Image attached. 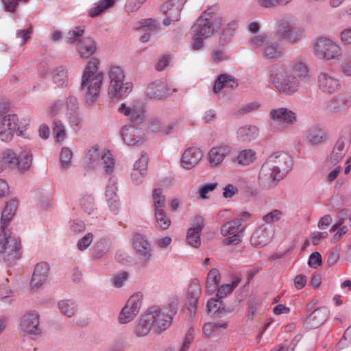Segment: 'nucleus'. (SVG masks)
<instances>
[{
	"mask_svg": "<svg viewBox=\"0 0 351 351\" xmlns=\"http://www.w3.org/2000/svg\"><path fill=\"white\" fill-rule=\"evenodd\" d=\"M211 57L215 63L226 60L228 59V56L225 53L223 49L215 48L211 52Z\"/></svg>",
	"mask_w": 351,
	"mask_h": 351,
	"instance_id": "nucleus-63",
	"label": "nucleus"
},
{
	"mask_svg": "<svg viewBox=\"0 0 351 351\" xmlns=\"http://www.w3.org/2000/svg\"><path fill=\"white\" fill-rule=\"evenodd\" d=\"M313 52L319 58L326 60H339L342 56L341 47L332 40L324 37L319 38L317 40Z\"/></svg>",
	"mask_w": 351,
	"mask_h": 351,
	"instance_id": "nucleus-6",
	"label": "nucleus"
},
{
	"mask_svg": "<svg viewBox=\"0 0 351 351\" xmlns=\"http://www.w3.org/2000/svg\"><path fill=\"white\" fill-rule=\"evenodd\" d=\"M202 231L193 228H189L187 232L186 240L188 243L194 247H198L201 245L200 234Z\"/></svg>",
	"mask_w": 351,
	"mask_h": 351,
	"instance_id": "nucleus-52",
	"label": "nucleus"
},
{
	"mask_svg": "<svg viewBox=\"0 0 351 351\" xmlns=\"http://www.w3.org/2000/svg\"><path fill=\"white\" fill-rule=\"evenodd\" d=\"M178 304L179 302L178 298H172L169 299L162 311H165L166 314L168 315V316L173 318V316L177 313Z\"/></svg>",
	"mask_w": 351,
	"mask_h": 351,
	"instance_id": "nucleus-55",
	"label": "nucleus"
},
{
	"mask_svg": "<svg viewBox=\"0 0 351 351\" xmlns=\"http://www.w3.org/2000/svg\"><path fill=\"white\" fill-rule=\"evenodd\" d=\"M68 114L71 127L75 131H78L82 128V119L78 116L77 112H69Z\"/></svg>",
	"mask_w": 351,
	"mask_h": 351,
	"instance_id": "nucleus-60",
	"label": "nucleus"
},
{
	"mask_svg": "<svg viewBox=\"0 0 351 351\" xmlns=\"http://www.w3.org/2000/svg\"><path fill=\"white\" fill-rule=\"evenodd\" d=\"M31 162V156L27 153L22 152L17 156L13 151L7 149L3 152L2 156L0 157V173L4 170L7 165L14 169L27 170L30 167Z\"/></svg>",
	"mask_w": 351,
	"mask_h": 351,
	"instance_id": "nucleus-5",
	"label": "nucleus"
},
{
	"mask_svg": "<svg viewBox=\"0 0 351 351\" xmlns=\"http://www.w3.org/2000/svg\"><path fill=\"white\" fill-rule=\"evenodd\" d=\"M245 227L242 226L241 219L236 218L223 224L221 227V234L226 238L224 245H237L241 242Z\"/></svg>",
	"mask_w": 351,
	"mask_h": 351,
	"instance_id": "nucleus-8",
	"label": "nucleus"
},
{
	"mask_svg": "<svg viewBox=\"0 0 351 351\" xmlns=\"http://www.w3.org/2000/svg\"><path fill=\"white\" fill-rule=\"evenodd\" d=\"M251 43L254 47L261 48L262 56L267 60H276L283 56L284 51L277 43H270L267 36L258 35L253 37Z\"/></svg>",
	"mask_w": 351,
	"mask_h": 351,
	"instance_id": "nucleus-7",
	"label": "nucleus"
},
{
	"mask_svg": "<svg viewBox=\"0 0 351 351\" xmlns=\"http://www.w3.org/2000/svg\"><path fill=\"white\" fill-rule=\"evenodd\" d=\"M282 179H283L282 176L269 166V162L262 166L258 176V182L264 187H274Z\"/></svg>",
	"mask_w": 351,
	"mask_h": 351,
	"instance_id": "nucleus-18",
	"label": "nucleus"
},
{
	"mask_svg": "<svg viewBox=\"0 0 351 351\" xmlns=\"http://www.w3.org/2000/svg\"><path fill=\"white\" fill-rule=\"evenodd\" d=\"M239 282V280H234L232 284H226L221 286L218 289L217 298H218L219 299H221L228 293H231L234 290V289L237 287Z\"/></svg>",
	"mask_w": 351,
	"mask_h": 351,
	"instance_id": "nucleus-56",
	"label": "nucleus"
},
{
	"mask_svg": "<svg viewBox=\"0 0 351 351\" xmlns=\"http://www.w3.org/2000/svg\"><path fill=\"white\" fill-rule=\"evenodd\" d=\"M340 71L346 76H351V54H346L340 65Z\"/></svg>",
	"mask_w": 351,
	"mask_h": 351,
	"instance_id": "nucleus-59",
	"label": "nucleus"
},
{
	"mask_svg": "<svg viewBox=\"0 0 351 351\" xmlns=\"http://www.w3.org/2000/svg\"><path fill=\"white\" fill-rule=\"evenodd\" d=\"M319 89L326 93L332 94L339 90L340 80L330 72H321L317 76Z\"/></svg>",
	"mask_w": 351,
	"mask_h": 351,
	"instance_id": "nucleus-16",
	"label": "nucleus"
},
{
	"mask_svg": "<svg viewBox=\"0 0 351 351\" xmlns=\"http://www.w3.org/2000/svg\"><path fill=\"white\" fill-rule=\"evenodd\" d=\"M259 133L255 125H246L239 128L237 132V138L241 143H249L256 139Z\"/></svg>",
	"mask_w": 351,
	"mask_h": 351,
	"instance_id": "nucleus-29",
	"label": "nucleus"
},
{
	"mask_svg": "<svg viewBox=\"0 0 351 351\" xmlns=\"http://www.w3.org/2000/svg\"><path fill=\"white\" fill-rule=\"evenodd\" d=\"M328 315L329 311L326 307H319L308 315L304 325L310 329L319 328L328 319Z\"/></svg>",
	"mask_w": 351,
	"mask_h": 351,
	"instance_id": "nucleus-22",
	"label": "nucleus"
},
{
	"mask_svg": "<svg viewBox=\"0 0 351 351\" xmlns=\"http://www.w3.org/2000/svg\"><path fill=\"white\" fill-rule=\"evenodd\" d=\"M19 129L18 118L16 114L5 115L0 121V138L8 142L13 138L14 134Z\"/></svg>",
	"mask_w": 351,
	"mask_h": 351,
	"instance_id": "nucleus-15",
	"label": "nucleus"
},
{
	"mask_svg": "<svg viewBox=\"0 0 351 351\" xmlns=\"http://www.w3.org/2000/svg\"><path fill=\"white\" fill-rule=\"evenodd\" d=\"M119 111L126 116H130V121L135 123H141L144 119V107L143 105H135L130 108L123 104Z\"/></svg>",
	"mask_w": 351,
	"mask_h": 351,
	"instance_id": "nucleus-28",
	"label": "nucleus"
},
{
	"mask_svg": "<svg viewBox=\"0 0 351 351\" xmlns=\"http://www.w3.org/2000/svg\"><path fill=\"white\" fill-rule=\"evenodd\" d=\"M220 299L217 298V299H210L207 302V308L208 311L210 313H213V315L217 316L221 313H230V310L225 309L224 307H221V302L219 301Z\"/></svg>",
	"mask_w": 351,
	"mask_h": 351,
	"instance_id": "nucleus-47",
	"label": "nucleus"
},
{
	"mask_svg": "<svg viewBox=\"0 0 351 351\" xmlns=\"http://www.w3.org/2000/svg\"><path fill=\"white\" fill-rule=\"evenodd\" d=\"M102 160L106 173L110 174L114 170V160L111 154L101 152L98 147H93L89 149L85 158V163L87 168H94Z\"/></svg>",
	"mask_w": 351,
	"mask_h": 351,
	"instance_id": "nucleus-10",
	"label": "nucleus"
},
{
	"mask_svg": "<svg viewBox=\"0 0 351 351\" xmlns=\"http://www.w3.org/2000/svg\"><path fill=\"white\" fill-rule=\"evenodd\" d=\"M143 294L140 292L133 294L128 300L119 315L121 324L132 321L139 313L141 307Z\"/></svg>",
	"mask_w": 351,
	"mask_h": 351,
	"instance_id": "nucleus-12",
	"label": "nucleus"
},
{
	"mask_svg": "<svg viewBox=\"0 0 351 351\" xmlns=\"http://www.w3.org/2000/svg\"><path fill=\"white\" fill-rule=\"evenodd\" d=\"M51 78L53 83L60 88L67 86L68 75L66 68L63 66H60L55 68L51 73Z\"/></svg>",
	"mask_w": 351,
	"mask_h": 351,
	"instance_id": "nucleus-39",
	"label": "nucleus"
},
{
	"mask_svg": "<svg viewBox=\"0 0 351 351\" xmlns=\"http://www.w3.org/2000/svg\"><path fill=\"white\" fill-rule=\"evenodd\" d=\"M116 184L117 183L114 180L110 179L106 190V201L111 200L112 199L115 197H119L117 194V186Z\"/></svg>",
	"mask_w": 351,
	"mask_h": 351,
	"instance_id": "nucleus-58",
	"label": "nucleus"
},
{
	"mask_svg": "<svg viewBox=\"0 0 351 351\" xmlns=\"http://www.w3.org/2000/svg\"><path fill=\"white\" fill-rule=\"evenodd\" d=\"M219 271L217 269H212L208 274L206 289L208 292L213 293L215 291L220 282Z\"/></svg>",
	"mask_w": 351,
	"mask_h": 351,
	"instance_id": "nucleus-42",
	"label": "nucleus"
},
{
	"mask_svg": "<svg viewBox=\"0 0 351 351\" xmlns=\"http://www.w3.org/2000/svg\"><path fill=\"white\" fill-rule=\"evenodd\" d=\"M133 247L141 265H146L152 256V250L150 243L145 237L136 233L133 236Z\"/></svg>",
	"mask_w": 351,
	"mask_h": 351,
	"instance_id": "nucleus-14",
	"label": "nucleus"
},
{
	"mask_svg": "<svg viewBox=\"0 0 351 351\" xmlns=\"http://www.w3.org/2000/svg\"><path fill=\"white\" fill-rule=\"evenodd\" d=\"M73 153L68 147L62 148L61 153L60 155V162L61 167L64 169H66L70 167Z\"/></svg>",
	"mask_w": 351,
	"mask_h": 351,
	"instance_id": "nucleus-54",
	"label": "nucleus"
},
{
	"mask_svg": "<svg viewBox=\"0 0 351 351\" xmlns=\"http://www.w3.org/2000/svg\"><path fill=\"white\" fill-rule=\"evenodd\" d=\"M256 159V152L251 149H245L239 152L233 161L242 166H248L253 163Z\"/></svg>",
	"mask_w": 351,
	"mask_h": 351,
	"instance_id": "nucleus-38",
	"label": "nucleus"
},
{
	"mask_svg": "<svg viewBox=\"0 0 351 351\" xmlns=\"http://www.w3.org/2000/svg\"><path fill=\"white\" fill-rule=\"evenodd\" d=\"M177 8H173L172 14H166L167 16L162 21L165 26H169L172 22H177L180 19V13L183 5L186 3L187 0H178Z\"/></svg>",
	"mask_w": 351,
	"mask_h": 351,
	"instance_id": "nucleus-45",
	"label": "nucleus"
},
{
	"mask_svg": "<svg viewBox=\"0 0 351 351\" xmlns=\"http://www.w3.org/2000/svg\"><path fill=\"white\" fill-rule=\"evenodd\" d=\"M58 306L61 313L68 317H72L76 311V304L73 300H62L58 302Z\"/></svg>",
	"mask_w": 351,
	"mask_h": 351,
	"instance_id": "nucleus-41",
	"label": "nucleus"
},
{
	"mask_svg": "<svg viewBox=\"0 0 351 351\" xmlns=\"http://www.w3.org/2000/svg\"><path fill=\"white\" fill-rule=\"evenodd\" d=\"M351 107V96L339 94L332 97L326 104V109L330 113H341Z\"/></svg>",
	"mask_w": 351,
	"mask_h": 351,
	"instance_id": "nucleus-21",
	"label": "nucleus"
},
{
	"mask_svg": "<svg viewBox=\"0 0 351 351\" xmlns=\"http://www.w3.org/2000/svg\"><path fill=\"white\" fill-rule=\"evenodd\" d=\"M115 84L117 86H114L113 88L112 84H110L108 88L109 94H110L113 97H126L132 91V83H124L123 81Z\"/></svg>",
	"mask_w": 351,
	"mask_h": 351,
	"instance_id": "nucleus-37",
	"label": "nucleus"
},
{
	"mask_svg": "<svg viewBox=\"0 0 351 351\" xmlns=\"http://www.w3.org/2000/svg\"><path fill=\"white\" fill-rule=\"evenodd\" d=\"M268 82L280 93L289 96L299 90L301 82L284 64H275L270 68Z\"/></svg>",
	"mask_w": 351,
	"mask_h": 351,
	"instance_id": "nucleus-3",
	"label": "nucleus"
},
{
	"mask_svg": "<svg viewBox=\"0 0 351 351\" xmlns=\"http://www.w3.org/2000/svg\"><path fill=\"white\" fill-rule=\"evenodd\" d=\"M232 147L228 145L221 143L219 146L213 147L208 154V160L211 167L220 165L226 156L229 155Z\"/></svg>",
	"mask_w": 351,
	"mask_h": 351,
	"instance_id": "nucleus-23",
	"label": "nucleus"
},
{
	"mask_svg": "<svg viewBox=\"0 0 351 351\" xmlns=\"http://www.w3.org/2000/svg\"><path fill=\"white\" fill-rule=\"evenodd\" d=\"M148 312L149 314L153 316V325L156 332H162L171 326L173 318L168 316V315L159 307L153 306L149 308Z\"/></svg>",
	"mask_w": 351,
	"mask_h": 351,
	"instance_id": "nucleus-20",
	"label": "nucleus"
},
{
	"mask_svg": "<svg viewBox=\"0 0 351 351\" xmlns=\"http://www.w3.org/2000/svg\"><path fill=\"white\" fill-rule=\"evenodd\" d=\"M217 8H208L197 19L192 27L193 45L194 50H199L204 47V40L211 36L222 25V19L216 15Z\"/></svg>",
	"mask_w": 351,
	"mask_h": 351,
	"instance_id": "nucleus-1",
	"label": "nucleus"
},
{
	"mask_svg": "<svg viewBox=\"0 0 351 351\" xmlns=\"http://www.w3.org/2000/svg\"><path fill=\"white\" fill-rule=\"evenodd\" d=\"M146 95L152 99H162L171 95V90L162 82H153L147 87Z\"/></svg>",
	"mask_w": 351,
	"mask_h": 351,
	"instance_id": "nucleus-27",
	"label": "nucleus"
},
{
	"mask_svg": "<svg viewBox=\"0 0 351 351\" xmlns=\"http://www.w3.org/2000/svg\"><path fill=\"white\" fill-rule=\"evenodd\" d=\"M21 241L11 234L4 233L0 237V254L8 265H12L21 257Z\"/></svg>",
	"mask_w": 351,
	"mask_h": 351,
	"instance_id": "nucleus-4",
	"label": "nucleus"
},
{
	"mask_svg": "<svg viewBox=\"0 0 351 351\" xmlns=\"http://www.w3.org/2000/svg\"><path fill=\"white\" fill-rule=\"evenodd\" d=\"M152 197L155 210H162L165 209L166 204L165 196L162 194V190L161 189H154Z\"/></svg>",
	"mask_w": 351,
	"mask_h": 351,
	"instance_id": "nucleus-50",
	"label": "nucleus"
},
{
	"mask_svg": "<svg viewBox=\"0 0 351 351\" xmlns=\"http://www.w3.org/2000/svg\"><path fill=\"white\" fill-rule=\"evenodd\" d=\"M237 86V80L233 76L221 74L216 80L213 90L215 93H218L223 88H235Z\"/></svg>",
	"mask_w": 351,
	"mask_h": 351,
	"instance_id": "nucleus-33",
	"label": "nucleus"
},
{
	"mask_svg": "<svg viewBox=\"0 0 351 351\" xmlns=\"http://www.w3.org/2000/svg\"><path fill=\"white\" fill-rule=\"evenodd\" d=\"M108 76L110 78V84H112V88L117 86L115 83L123 82L125 78L123 71L119 66H116L110 67Z\"/></svg>",
	"mask_w": 351,
	"mask_h": 351,
	"instance_id": "nucleus-48",
	"label": "nucleus"
},
{
	"mask_svg": "<svg viewBox=\"0 0 351 351\" xmlns=\"http://www.w3.org/2000/svg\"><path fill=\"white\" fill-rule=\"evenodd\" d=\"M139 23L140 25L137 27V29L141 31L158 32L160 28L159 22L152 19H146L142 20Z\"/></svg>",
	"mask_w": 351,
	"mask_h": 351,
	"instance_id": "nucleus-49",
	"label": "nucleus"
},
{
	"mask_svg": "<svg viewBox=\"0 0 351 351\" xmlns=\"http://www.w3.org/2000/svg\"><path fill=\"white\" fill-rule=\"evenodd\" d=\"M80 204L84 211L90 214L93 210V196L92 195H84L80 199Z\"/></svg>",
	"mask_w": 351,
	"mask_h": 351,
	"instance_id": "nucleus-57",
	"label": "nucleus"
},
{
	"mask_svg": "<svg viewBox=\"0 0 351 351\" xmlns=\"http://www.w3.org/2000/svg\"><path fill=\"white\" fill-rule=\"evenodd\" d=\"M44 284V263L40 262L36 265L29 282V287L32 291H37Z\"/></svg>",
	"mask_w": 351,
	"mask_h": 351,
	"instance_id": "nucleus-31",
	"label": "nucleus"
},
{
	"mask_svg": "<svg viewBox=\"0 0 351 351\" xmlns=\"http://www.w3.org/2000/svg\"><path fill=\"white\" fill-rule=\"evenodd\" d=\"M99 60L93 58L85 67L81 82V89L88 104L98 97L104 82V74L99 71Z\"/></svg>",
	"mask_w": 351,
	"mask_h": 351,
	"instance_id": "nucleus-2",
	"label": "nucleus"
},
{
	"mask_svg": "<svg viewBox=\"0 0 351 351\" xmlns=\"http://www.w3.org/2000/svg\"><path fill=\"white\" fill-rule=\"evenodd\" d=\"M271 237L266 227L261 226L258 228L251 236L250 242L256 247H263L270 241Z\"/></svg>",
	"mask_w": 351,
	"mask_h": 351,
	"instance_id": "nucleus-32",
	"label": "nucleus"
},
{
	"mask_svg": "<svg viewBox=\"0 0 351 351\" xmlns=\"http://www.w3.org/2000/svg\"><path fill=\"white\" fill-rule=\"evenodd\" d=\"M325 131L319 127L311 126L306 132L304 141L311 146L322 144L326 141Z\"/></svg>",
	"mask_w": 351,
	"mask_h": 351,
	"instance_id": "nucleus-26",
	"label": "nucleus"
},
{
	"mask_svg": "<svg viewBox=\"0 0 351 351\" xmlns=\"http://www.w3.org/2000/svg\"><path fill=\"white\" fill-rule=\"evenodd\" d=\"M277 36L291 44L298 43L302 37V32L289 18H283L278 21Z\"/></svg>",
	"mask_w": 351,
	"mask_h": 351,
	"instance_id": "nucleus-11",
	"label": "nucleus"
},
{
	"mask_svg": "<svg viewBox=\"0 0 351 351\" xmlns=\"http://www.w3.org/2000/svg\"><path fill=\"white\" fill-rule=\"evenodd\" d=\"M52 135L56 143L62 144L66 137V127L60 120L55 119L51 125Z\"/></svg>",
	"mask_w": 351,
	"mask_h": 351,
	"instance_id": "nucleus-40",
	"label": "nucleus"
},
{
	"mask_svg": "<svg viewBox=\"0 0 351 351\" xmlns=\"http://www.w3.org/2000/svg\"><path fill=\"white\" fill-rule=\"evenodd\" d=\"M201 294V287L197 280H193L188 289V297L186 303L187 309L190 311V316L193 317L195 314L197 304Z\"/></svg>",
	"mask_w": 351,
	"mask_h": 351,
	"instance_id": "nucleus-24",
	"label": "nucleus"
},
{
	"mask_svg": "<svg viewBox=\"0 0 351 351\" xmlns=\"http://www.w3.org/2000/svg\"><path fill=\"white\" fill-rule=\"evenodd\" d=\"M18 206V201L16 199H12L8 202L1 213V226L0 227L5 229L7 223H8L15 214Z\"/></svg>",
	"mask_w": 351,
	"mask_h": 351,
	"instance_id": "nucleus-34",
	"label": "nucleus"
},
{
	"mask_svg": "<svg viewBox=\"0 0 351 351\" xmlns=\"http://www.w3.org/2000/svg\"><path fill=\"white\" fill-rule=\"evenodd\" d=\"M96 50V43L90 37H85L80 39L77 44V51L80 57L87 58L90 57Z\"/></svg>",
	"mask_w": 351,
	"mask_h": 351,
	"instance_id": "nucleus-30",
	"label": "nucleus"
},
{
	"mask_svg": "<svg viewBox=\"0 0 351 351\" xmlns=\"http://www.w3.org/2000/svg\"><path fill=\"white\" fill-rule=\"evenodd\" d=\"M114 0H100L98 5L89 10V16L95 17L99 16L104 10L113 5Z\"/></svg>",
	"mask_w": 351,
	"mask_h": 351,
	"instance_id": "nucleus-51",
	"label": "nucleus"
},
{
	"mask_svg": "<svg viewBox=\"0 0 351 351\" xmlns=\"http://www.w3.org/2000/svg\"><path fill=\"white\" fill-rule=\"evenodd\" d=\"M121 135L123 142L129 146L141 145L145 140L143 132L131 125L123 126Z\"/></svg>",
	"mask_w": 351,
	"mask_h": 351,
	"instance_id": "nucleus-17",
	"label": "nucleus"
},
{
	"mask_svg": "<svg viewBox=\"0 0 351 351\" xmlns=\"http://www.w3.org/2000/svg\"><path fill=\"white\" fill-rule=\"evenodd\" d=\"M178 0H166L161 5V12L164 14H173V8L178 7Z\"/></svg>",
	"mask_w": 351,
	"mask_h": 351,
	"instance_id": "nucleus-64",
	"label": "nucleus"
},
{
	"mask_svg": "<svg viewBox=\"0 0 351 351\" xmlns=\"http://www.w3.org/2000/svg\"><path fill=\"white\" fill-rule=\"evenodd\" d=\"M110 239L107 237L101 238L95 245L93 255L95 258H101L106 254L110 248Z\"/></svg>",
	"mask_w": 351,
	"mask_h": 351,
	"instance_id": "nucleus-44",
	"label": "nucleus"
},
{
	"mask_svg": "<svg viewBox=\"0 0 351 351\" xmlns=\"http://www.w3.org/2000/svg\"><path fill=\"white\" fill-rule=\"evenodd\" d=\"M282 215V212L278 209L271 210L269 213L265 215L263 221L267 223H271L279 221Z\"/></svg>",
	"mask_w": 351,
	"mask_h": 351,
	"instance_id": "nucleus-61",
	"label": "nucleus"
},
{
	"mask_svg": "<svg viewBox=\"0 0 351 351\" xmlns=\"http://www.w3.org/2000/svg\"><path fill=\"white\" fill-rule=\"evenodd\" d=\"M156 220L160 226L163 230H167L171 225V220L166 215L165 209L162 210H155Z\"/></svg>",
	"mask_w": 351,
	"mask_h": 351,
	"instance_id": "nucleus-53",
	"label": "nucleus"
},
{
	"mask_svg": "<svg viewBox=\"0 0 351 351\" xmlns=\"http://www.w3.org/2000/svg\"><path fill=\"white\" fill-rule=\"evenodd\" d=\"M93 240V234L90 232L87 233L84 237L78 241L77 243V249L80 251L86 250L91 244Z\"/></svg>",
	"mask_w": 351,
	"mask_h": 351,
	"instance_id": "nucleus-62",
	"label": "nucleus"
},
{
	"mask_svg": "<svg viewBox=\"0 0 351 351\" xmlns=\"http://www.w3.org/2000/svg\"><path fill=\"white\" fill-rule=\"evenodd\" d=\"M268 162L273 163L270 166L282 178L287 174L292 165L291 157L285 153H276L272 155Z\"/></svg>",
	"mask_w": 351,
	"mask_h": 351,
	"instance_id": "nucleus-19",
	"label": "nucleus"
},
{
	"mask_svg": "<svg viewBox=\"0 0 351 351\" xmlns=\"http://www.w3.org/2000/svg\"><path fill=\"white\" fill-rule=\"evenodd\" d=\"M20 330L24 335H28L31 339H36L40 337L43 330L40 327V316L36 311L25 313L21 319Z\"/></svg>",
	"mask_w": 351,
	"mask_h": 351,
	"instance_id": "nucleus-9",
	"label": "nucleus"
},
{
	"mask_svg": "<svg viewBox=\"0 0 351 351\" xmlns=\"http://www.w3.org/2000/svg\"><path fill=\"white\" fill-rule=\"evenodd\" d=\"M237 29V23L234 21L229 23L223 28L221 34L220 36V42L223 44L229 43L231 38L234 36V32Z\"/></svg>",
	"mask_w": 351,
	"mask_h": 351,
	"instance_id": "nucleus-46",
	"label": "nucleus"
},
{
	"mask_svg": "<svg viewBox=\"0 0 351 351\" xmlns=\"http://www.w3.org/2000/svg\"><path fill=\"white\" fill-rule=\"evenodd\" d=\"M153 316L149 314V312L141 316L136 327V334L138 337H144L149 334L153 325Z\"/></svg>",
	"mask_w": 351,
	"mask_h": 351,
	"instance_id": "nucleus-35",
	"label": "nucleus"
},
{
	"mask_svg": "<svg viewBox=\"0 0 351 351\" xmlns=\"http://www.w3.org/2000/svg\"><path fill=\"white\" fill-rule=\"evenodd\" d=\"M348 151L346 145L345 139L339 138L333 147L332 154L330 157L331 163L336 164L341 160Z\"/></svg>",
	"mask_w": 351,
	"mask_h": 351,
	"instance_id": "nucleus-36",
	"label": "nucleus"
},
{
	"mask_svg": "<svg viewBox=\"0 0 351 351\" xmlns=\"http://www.w3.org/2000/svg\"><path fill=\"white\" fill-rule=\"evenodd\" d=\"M270 117L269 125L275 128L282 125H293L297 122L296 114L286 108L272 109L269 114Z\"/></svg>",
	"mask_w": 351,
	"mask_h": 351,
	"instance_id": "nucleus-13",
	"label": "nucleus"
},
{
	"mask_svg": "<svg viewBox=\"0 0 351 351\" xmlns=\"http://www.w3.org/2000/svg\"><path fill=\"white\" fill-rule=\"evenodd\" d=\"M291 72L293 73L299 81L304 80L308 75V69L307 65L300 60H295L291 68H289Z\"/></svg>",
	"mask_w": 351,
	"mask_h": 351,
	"instance_id": "nucleus-43",
	"label": "nucleus"
},
{
	"mask_svg": "<svg viewBox=\"0 0 351 351\" xmlns=\"http://www.w3.org/2000/svg\"><path fill=\"white\" fill-rule=\"evenodd\" d=\"M202 157L201 150L197 147H189L183 153L181 158L182 166L190 169L196 166Z\"/></svg>",
	"mask_w": 351,
	"mask_h": 351,
	"instance_id": "nucleus-25",
	"label": "nucleus"
}]
</instances>
